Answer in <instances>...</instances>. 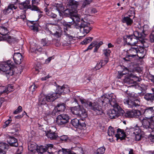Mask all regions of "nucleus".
Here are the masks:
<instances>
[{
    "label": "nucleus",
    "instance_id": "nucleus-62",
    "mask_svg": "<svg viewBox=\"0 0 154 154\" xmlns=\"http://www.w3.org/2000/svg\"><path fill=\"white\" fill-rule=\"evenodd\" d=\"M26 16L24 14H23L17 17H16V20H17L18 18H20L23 19V20H24V19L26 18Z\"/></svg>",
    "mask_w": 154,
    "mask_h": 154
},
{
    "label": "nucleus",
    "instance_id": "nucleus-6",
    "mask_svg": "<svg viewBox=\"0 0 154 154\" xmlns=\"http://www.w3.org/2000/svg\"><path fill=\"white\" fill-rule=\"evenodd\" d=\"M12 65V61L11 60H8L0 64V70L5 73L7 77L13 74L11 69Z\"/></svg>",
    "mask_w": 154,
    "mask_h": 154
},
{
    "label": "nucleus",
    "instance_id": "nucleus-40",
    "mask_svg": "<svg viewBox=\"0 0 154 154\" xmlns=\"http://www.w3.org/2000/svg\"><path fill=\"white\" fill-rule=\"evenodd\" d=\"M57 92L55 93L57 94V96L58 98L59 95L63 94V86L61 87L58 86V88H57Z\"/></svg>",
    "mask_w": 154,
    "mask_h": 154
},
{
    "label": "nucleus",
    "instance_id": "nucleus-17",
    "mask_svg": "<svg viewBox=\"0 0 154 154\" xmlns=\"http://www.w3.org/2000/svg\"><path fill=\"white\" fill-rule=\"evenodd\" d=\"M13 86L8 85L7 86H0V95L3 94H8L10 92L13 91Z\"/></svg>",
    "mask_w": 154,
    "mask_h": 154
},
{
    "label": "nucleus",
    "instance_id": "nucleus-22",
    "mask_svg": "<svg viewBox=\"0 0 154 154\" xmlns=\"http://www.w3.org/2000/svg\"><path fill=\"white\" fill-rule=\"evenodd\" d=\"M13 59L16 64H20L23 60L22 56L21 54L19 52L14 53L13 56Z\"/></svg>",
    "mask_w": 154,
    "mask_h": 154
},
{
    "label": "nucleus",
    "instance_id": "nucleus-37",
    "mask_svg": "<svg viewBox=\"0 0 154 154\" xmlns=\"http://www.w3.org/2000/svg\"><path fill=\"white\" fill-rule=\"evenodd\" d=\"M108 135L109 136L112 137L113 136L115 135L114 134V131L113 128L110 126L109 127L108 131L107 132Z\"/></svg>",
    "mask_w": 154,
    "mask_h": 154
},
{
    "label": "nucleus",
    "instance_id": "nucleus-4",
    "mask_svg": "<svg viewBox=\"0 0 154 154\" xmlns=\"http://www.w3.org/2000/svg\"><path fill=\"white\" fill-rule=\"evenodd\" d=\"M57 94L56 93H50L47 95H42L39 97L38 101L41 105H45L47 107L46 105L48 102H52L57 98Z\"/></svg>",
    "mask_w": 154,
    "mask_h": 154
},
{
    "label": "nucleus",
    "instance_id": "nucleus-55",
    "mask_svg": "<svg viewBox=\"0 0 154 154\" xmlns=\"http://www.w3.org/2000/svg\"><path fill=\"white\" fill-rule=\"evenodd\" d=\"M63 7L61 6V4H57L56 6V9L59 12L62 11Z\"/></svg>",
    "mask_w": 154,
    "mask_h": 154
},
{
    "label": "nucleus",
    "instance_id": "nucleus-48",
    "mask_svg": "<svg viewBox=\"0 0 154 154\" xmlns=\"http://www.w3.org/2000/svg\"><path fill=\"white\" fill-rule=\"evenodd\" d=\"M34 22H35L34 21H30L31 23L33 24L32 25L30 26V28L31 29L33 30L34 31H37L38 29V28L37 26L34 24Z\"/></svg>",
    "mask_w": 154,
    "mask_h": 154
},
{
    "label": "nucleus",
    "instance_id": "nucleus-42",
    "mask_svg": "<svg viewBox=\"0 0 154 154\" xmlns=\"http://www.w3.org/2000/svg\"><path fill=\"white\" fill-rule=\"evenodd\" d=\"M133 110L127 111L125 114V116L126 117H133Z\"/></svg>",
    "mask_w": 154,
    "mask_h": 154
},
{
    "label": "nucleus",
    "instance_id": "nucleus-39",
    "mask_svg": "<svg viewBox=\"0 0 154 154\" xmlns=\"http://www.w3.org/2000/svg\"><path fill=\"white\" fill-rule=\"evenodd\" d=\"M93 38L88 37L86 38L82 42H81L82 45H86L91 41Z\"/></svg>",
    "mask_w": 154,
    "mask_h": 154
},
{
    "label": "nucleus",
    "instance_id": "nucleus-61",
    "mask_svg": "<svg viewBox=\"0 0 154 154\" xmlns=\"http://www.w3.org/2000/svg\"><path fill=\"white\" fill-rule=\"evenodd\" d=\"M11 11H12L11 10V8H10L8 7L7 9L3 11V12L4 14H7L11 12Z\"/></svg>",
    "mask_w": 154,
    "mask_h": 154
},
{
    "label": "nucleus",
    "instance_id": "nucleus-21",
    "mask_svg": "<svg viewBox=\"0 0 154 154\" xmlns=\"http://www.w3.org/2000/svg\"><path fill=\"white\" fill-rule=\"evenodd\" d=\"M144 114L147 118L149 119L153 117L154 116V110L153 109V107H150L146 109L144 112Z\"/></svg>",
    "mask_w": 154,
    "mask_h": 154
},
{
    "label": "nucleus",
    "instance_id": "nucleus-13",
    "mask_svg": "<svg viewBox=\"0 0 154 154\" xmlns=\"http://www.w3.org/2000/svg\"><path fill=\"white\" fill-rule=\"evenodd\" d=\"M79 5L78 2L74 0H68L67 6L68 8L71 10V12H78V8Z\"/></svg>",
    "mask_w": 154,
    "mask_h": 154
},
{
    "label": "nucleus",
    "instance_id": "nucleus-47",
    "mask_svg": "<svg viewBox=\"0 0 154 154\" xmlns=\"http://www.w3.org/2000/svg\"><path fill=\"white\" fill-rule=\"evenodd\" d=\"M63 94L69 92L70 90L68 86L67 85H63Z\"/></svg>",
    "mask_w": 154,
    "mask_h": 154
},
{
    "label": "nucleus",
    "instance_id": "nucleus-31",
    "mask_svg": "<svg viewBox=\"0 0 154 154\" xmlns=\"http://www.w3.org/2000/svg\"><path fill=\"white\" fill-rule=\"evenodd\" d=\"M8 32L7 28L3 26H0V34L3 36L6 35Z\"/></svg>",
    "mask_w": 154,
    "mask_h": 154
},
{
    "label": "nucleus",
    "instance_id": "nucleus-51",
    "mask_svg": "<svg viewBox=\"0 0 154 154\" xmlns=\"http://www.w3.org/2000/svg\"><path fill=\"white\" fill-rule=\"evenodd\" d=\"M47 15L50 17L53 18H55L57 16V15L56 14L52 13L51 12L48 13Z\"/></svg>",
    "mask_w": 154,
    "mask_h": 154
},
{
    "label": "nucleus",
    "instance_id": "nucleus-29",
    "mask_svg": "<svg viewBox=\"0 0 154 154\" xmlns=\"http://www.w3.org/2000/svg\"><path fill=\"white\" fill-rule=\"evenodd\" d=\"M144 98L148 101L153 102L154 100V95L152 94H146L144 96Z\"/></svg>",
    "mask_w": 154,
    "mask_h": 154
},
{
    "label": "nucleus",
    "instance_id": "nucleus-57",
    "mask_svg": "<svg viewBox=\"0 0 154 154\" xmlns=\"http://www.w3.org/2000/svg\"><path fill=\"white\" fill-rule=\"evenodd\" d=\"M68 138L67 135H63L60 137V140L62 141H66Z\"/></svg>",
    "mask_w": 154,
    "mask_h": 154
},
{
    "label": "nucleus",
    "instance_id": "nucleus-23",
    "mask_svg": "<svg viewBox=\"0 0 154 154\" xmlns=\"http://www.w3.org/2000/svg\"><path fill=\"white\" fill-rule=\"evenodd\" d=\"M9 147L6 143H0V154H5Z\"/></svg>",
    "mask_w": 154,
    "mask_h": 154
},
{
    "label": "nucleus",
    "instance_id": "nucleus-43",
    "mask_svg": "<svg viewBox=\"0 0 154 154\" xmlns=\"http://www.w3.org/2000/svg\"><path fill=\"white\" fill-rule=\"evenodd\" d=\"M133 117L138 118L141 115L140 111L138 110H133Z\"/></svg>",
    "mask_w": 154,
    "mask_h": 154
},
{
    "label": "nucleus",
    "instance_id": "nucleus-41",
    "mask_svg": "<svg viewBox=\"0 0 154 154\" xmlns=\"http://www.w3.org/2000/svg\"><path fill=\"white\" fill-rule=\"evenodd\" d=\"M61 24L64 26H66V27H70L71 25L73 24L72 22H66L64 20H62L61 21Z\"/></svg>",
    "mask_w": 154,
    "mask_h": 154
},
{
    "label": "nucleus",
    "instance_id": "nucleus-44",
    "mask_svg": "<svg viewBox=\"0 0 154 154\" xmlns=\"http://www.w3.org/2000/svg\"><path fill=\"white\" fill-rule=\"evenodd\" d=\"M92 0H85L81 6L82 8H85L87 5H88Z\"/></svg>",
    "mask_w": 154,
    "mask_h": 154
},
{
    "label": "nucleus",
    "instance_id": "nucleus-7",
    "mask_svg": "<svg viewBox=\"0 0 154 154\" xmlns=\"http://www.w3.org/2000/svg\"><path fill=\"white\" fill-rule=\"evenodd\" d=\"M124 113V111L120 106L113 107V109L109 110L108 114L111 119H116L120 116L123 115Z\"/></svg>",
    "mask_w": 154,
    "mask_h": 154
},
{
    "label": "nucleus",
    "instance_id": "nucleus-58",
    "mask_svg": "<svg viewBox=\"0 0 154 154\" xmlns=\"http://www.w3.org/2000/svg\"><path fill=\"white\" fill-rule=\"evenodd\" d=\"M47 40L45 38L42 39L41 41V43L43 46H47Z\"/></svg>",
    "mask_w": 154,
    "mask_h": 154
},
{
    "label": "nucleus",
    "instance_id": "nucleus-63",
    "mask_svg": "<svg viewBox=\"0 0 154 154\" xmlns=\"http://www.w3.org/2000/svg\"><path fill=\"white\" fill-rule=\"evenodd\" d=\"M95 43L94 42H92L88 47L86 51H87L88 49H91L93 46H95Z\"/></svg>",
    "mask_w": 154,
    "mask_h": 154
},
{
    "label": "nucleus",
    "instance_id": "nucleus-52",
    "mask_svg": "<svg viewBox=\"0 0 154 154\" xmlns=\"http://www.w3.org/2000/svg\"><path fill=\"white\" fill-rule=\"evenodd\" d=\"M126 71V72L125 73H122L121 72H119L117 76V77L118 79H121L122 76L125 74H127L128 72V70L127 69H125Z\"/></svg>",
    "mask_w": 154,
    "mask_h": 154
},
{
    "label": "nucleus",
    "instance_id": "nucleus-19",
    "mask_svg": "<svg viewBox=\"0 0 154 154\" xmlns=\"http://www.w3.org/2000/svg\"><path fill=\"white\" fill-rule=\"evenodd\" d=\"M128 54L127 55L128 57H134L136 56L137 53V46H135L134 47H131L128 51Z\"/></svg>",
    "mask_w": 154,
    "mask_h": 154
},
{
    "label": "nucleus",
    "instance_id": "nucleus-26",
    "mask_svg": "<svg viewBox=\"0 0 154 154\" xmlns=\"http://www.w3.org/2000/svg\"><path fill=\"white\" fill-rule=\"evenodd\" d=\"M122 22L126 23L127 25L130 26L133 23V20L129 17H125L122 19Z\"/></svg>",
    "mask_w": 154,
    "mask_h": 154
},
{
    "label": "nucleus",
    "instance_id": "nucleus-32",
    "mask_svg": "<svg viewBox=\"0 0 154 154\" xmlns=\"http://www.w3.org/2000/svg\"><path fill=\"white\" fill-rule=\"evenodd\" d=\"M109 61V58L106 57L103 60H102L99 64L97 65V68L98 69L100 68L102 66L106 64Z\"/></svg>",
    "mask_w": 154,
    "mask_h": 154
},
{
    "label": "nucleus",
    "instance_id": "nucleus-53",
    "mask_svg": "<svg viewBox=\"0 0 154 154\" xmlns=\"http://www.w3.org/2000/svg\"><path fill=\"white\" fill-rule=\"evenodd\" d=\"M22 110V107L20 106H19L17 109L14 112V114H17L19 112H21Z\"/></svg>",
    "mask_w": 154,
    "mask_h": 154
},
{
    "label": "nucleus",
    "instance_id": "nucleus-5",
    "mask_svg": "<svg viewBox=\"0 0 154 154\" xmlns=\"http://www.w3.org/2000/svg\"><path fill=\"white\" fill-rule=\"evenodd\" d=\"M128 134L134 136L136 141H139L144 136V132L141 131L137 125L134 127L130 128L128 130Z\"/></svg>",
    "mask_w": 154,
    "mask_h": 154
},
{
    "label": "nucleus",
    "instance_id": "nucleus-50",
    "mask_svg": "<svg viewBox=\"0 0 154 154\" xmlns=\"http://www.w3.org/2000/svg\"><path fill=\"white\" fill-rule=\"evenodd\" d=\"M37 88V86L35 85L34 83L29 87V89L30 91H31L32 92H33Z\"/></svg>",
    "mask_w": 154,
    "mask_h": 154
},
{
    "label": "nucleus",
    "instance_id": "nucleus-20",
    "mask_svg": "<svg viewBox=\"0 0 154 154\" xmlns=\"http://www.w3.org/2000/svg\"><path fill=\"white\" fill-rule=\"evenodd\" d=\"M7 141L9 145L11 146L17 147L18 143L16 139L13 137L8 136L7 137Z\"/></svg>",
    "mask_w": 154,
    "mask_h": 154
},
{
    "label": "nucleus",
    "instance_id": "nucleus-60",
    "mask_svg": "<svg viewBox=\"0 0 154 154\" xmlns=\"http://www.w3.org/2000/svg\"><path fill=\"white\" fill-rule=\"evenodd\" d=\"M11 121L8 119L4 122V125H3V128H5L10 123Z\"/></svg>",
    "mask_w": 154,
    "mask_h": 154
},
{
    "label": "nucleus",
    "instance_id": "nucleus-33",
    "mask_svg": "<svg viewBox=\"0 0 154 154\" xmlns=\"http://www.w3.org/2000/svg\"><path fill=\"white\" fill-rule=\"evenodd\" d=\"M58 112L63 111L65 109V104L62 103L57 104L56 107Z\"/></svg>",
    "mask_w": 154,
    "mask_h": 154
},
{
    "label": "nucleus",
    "instance_id": "nucleus-1",
    "mask_svg": "<svg viewBox=\"0 0 154 154\" xmlns=\"http://www.w3.org/2000/svg\"><path fill=\"white\" fill-rule=\"evenodd\" d=\"M109 98L104 96H102L99 98L97 101L92 102L85 100L82 97H79V101L83 106L87 109L93 110L97 115H101L103 112V110L102 106L104 104L109 103L113 107H116L119 106L117 103V101L116 96L112 93L109 95Z\"/></svg>",
    "mask_w": 154,
    "mask_h": 154
},
{
    "label": "nucleus",
    "instance_id": "nucleus-59",
    "mask_svg": "<svg viewBox=\"0 0 154 154\" xmlns=\"http://www.w3.org/2000/svg\"><path fill=\"white\" fill-rule=\"evenodd\" d=\"M23 149L22 146H19L17 149V152L16 154H21L23 150Z\"/></svg>",
    "mask_w": 154,
    "mask_h": 154
},
{
    "label": "nucleus",
    "instance_id": "nucleus-30",
    "mask_svg": "<svg viewBox=\"0 0 154 154\" xmlns=\"http://www.w3.org/2000/svg\"><path fill=\"white\" fill-rule=\"evenodd\" d=\"M80 106H75L72 107L71 109L72 113L74 114L79 116V111L80 109Z\"/></svg>",
    "mask_w": 154,
    "mask_h": 154
},
{
    "label": "nucleus",
    "instance_id": "nucleus-27",
    "mask_svg": "<svg viewBox=\"0 0 154 154\" xmlns=\"http://www.w3.org/2000/svg\"><path fill=\"white\" fill-rule=\"evenodd\" d=\"M37 147V145L35 143H32L28 145V149L30 151L34 152L36 151Z\"/></svg>",
    "mask_w": 154,
    "mask_h": 154
},
{
    "label": "nucleus",
    "instance_id": "nucleus-10",
    "mask_svg": "<svg viewBox=\"0 0 154 154\" xmlns=\"http://www.w3.org/2000/svg\"><path fill=\"white\" fill-rule=\"evenodd\" d=\"M79 27H76V28L80 29L81 32L82 33L83 35L80 37H84L91 30L90 23L82 21V23L78 24Z\"/></svg>",
    "mask_w": 154,
    "mask_h": 154
},
{
    "label": "nucleus",
    "instance_id": "nucleus-8",
    "mask_svg": "<svg viewBox=\"0 0 154 154\" xmlns=\"http://www.w3.org/2000/svg\"><path fill=\"white\" fill-rule=\"evenodd\" d=\"M136 101L137 102L138 101L133 97L132 94L131 95L127 96L123 100L124 103L128 107L130 108L137 107L139 106L137 103H136Z\"/></svg>",
    "mask_w": 154,
    "mask_h": 154
},
{
    "label": "nucleus",
    "instance_id": "nucleus-36",
    "mask_svg": "<svg viewBox=\"0 0 154 154\" xmlns=\"http://www.w3.org/2000/svg\"><path fill=\"white\" fill-rule=\"evenodd\" d=\"M105 150V148L104 147H101L98 148L97 150V152L94 154H103L104 153Z\"/></svg>",
    "mask_w": 154,
    "mask_h": 154
},
{
    "label": "nucleus",
    "instance_id": "nucleus-49",
    "mask_svg": "<svg viewBox=\"0 0 154 154\" xmlns=\"http://www.w3.org/2000/svg\"><path fill=\"white\" fill-rule=\"evenodd\" d=\"M64 14H66V15H70L71 16V17L72 16V14L73 13V12H71L72 10H71L69 9V8L68 9H66L65 10H64Z\"/></svg>",
    "mask_w": 154,
    "mask_h": 154
},
{
    "label": "nucleus",
    "instance_id": "nucleus-45",
    "mask_svg": "<svg viewBox=\"0 0 154 154\" xmlns=\"http://www.w3.org/2000/svg\"><path fill=\"white\" fill-rule=\"evenodd\" d=\"M69 150L66 149H62L59 151L58 154H68Z\"/></svg>",
    "mask_w": 154,
    "mask_h": 154
},
{
    "label": "nucleus",
    "instance_id": "nucleus-3",
    "mask_svg": "<svg viewBox=\"0 0 154 154\" xmlns=\"http://www.w3.org/2000/svg\"><path fill=\"white\" fill-rule=\"evenodd\" d=\"M139 119L142 123L141 128H143V130L145 132H151L152 136L150 137V140L151 142H154V120L150 122L147 120L141 117Z\"/></svg>",
    "mask_w": 154,
    "mask_h": 154
},
{
    "label": "nucleus",
    "instance_id": "nucleus-9",
    "mask_svg": "<svg viewBox=\"0 0 154 154\" xmlns=\"http://www.w3.org/2000/svg\"><path fill=\"white\" fill-rule=\"evenodd\" d=\"M51 27H49L50 30L49 29L46 28V32L49 34L53 35L57 37H59L61 36V31L60 27L56 25H51Z\"/></svg>",
    "mask_w": 154,
    "mask_h": 154
},
{
    "label": "nucleus",
    "instance_id": "nucleus-28",
    "mask_svg": "<svg viewBox=\"0 0 154 154\" xmlns=\"http://www.w3.org/2000/svg\"><path fill=\"white\" fill-rule=\"evenodd\" d=\"M137 55L138 56H140V57H143L145 55V50L143 47L137 46Z\"/></svg>",
    "mask_w": 154,
    "mask_h": 154
},
{
    "label": "nucleus",
    "instance_id": "nucleus-64",
    "mask_svg": "<svg viewBox=\"0 0 154 154\" xmlns=\"http://www.w3.org/2000/svg\"><path fill=\"white\" fill-rule=\"evenodd\" d=\"M38 2H37L36 0H32V3L31 6H34L37 7L35 5H37Z\"/></svg>",
    "mask_w": 154,
    "mask_h": 154
},
{
    "label": "nucleus",
    "instance_id": "nucleus-35",
    "mask_svg": "<svg viewBox=\"0 0 154 154\" xmlns=\"http://www.w3.org/2000/svg\"><path fill=\"white\" fill-rule=\"evenodd\" d=\"M144 38H140L138 43H141L142 45L140 46L144 48H146L148 46V45L145 42L144 40L143 39Z\"/></svg>",
    "mask_w": 154,
    "mask_h": 154
},
{
    "label": "nucleus",
    "instance_id": "nucleus-46",
    "mask_svg": "<svg viewBox=\"0 0 154 154\" xmlns=\"http://www.w3.org/2000/svg\"><path fill=\"white\" fill-rule=\"evenodd\" d=\"M95 42V47L94 51V52H96L97 51V49L100 47V46L102 45L103 44V43L102 42H100L97 44L96 43V42Z\"/></svg>",
    "mask_w": 154,
    "mask_h": 154
},
{
    "label": "nucleus",
    "instance_id": "nucleus-34",
    "mask_svg": "<svg viewBox=\"0 0 154 154\" xmlns=\"http://www.w3.org/2000/svg\"><path fill=\"white\" fill-rule=\"evenodd\" d=\"M128 77L130 79H132V80H134L135 81L140 82V81L138 77L136 76L133 73H128Z\"/></svg>",
    "mask_w": 154,
    "mask_h": 154
},
{
    "label": "nucleus",
    "instance_id": "nucleus-54",
    "mask_svg": "<svg viewBox=\"0 0 154 154\" xmlns=\"http://www.w3.org/2000/svg\"><path fill=\"white\" fill-rule=\"evenodd\" d=\"M150 40L151 42H154V31H152L149 36Z\"/></svg>",
    "mask_w": 154,
    "mask_h": 154
},
{
    "label": "nucleus",
    "instance_id": "nucleus-38",
    "mask_svg": "<svg viewBox=\"0 0 154 154\" xmlns=\"http://www.w3.org/2000/svg\"><path fill=\"white\" fill-rule=\"evenodd\" d=\"M103 54H104L105 56L106 57L108 58L110 55V54L111 53V50L108 48H106L103 49Z\"/></svg>",
    "mask_w": 154,
    "mask_h": 154
},
{
    "label": "nucleus",
    "instance_id": "nucleus-2",
    "mask_svg": "<svg viewBox=\"0 0 154 154\" xmlns=\"http://www.w3.org/2000/svg\"><path fill=\"white\" fill-rule=\"evenodd\" d=\"M146 34L144 32L139 33L137 31L134 32L133 34L126 35L123 36L124 41L129 45H134L138 43L140 38H144Z\"/></svg>",
    "mask_w": 154,
    "mask_h": 154
},
{
    "label": "nucleus",
    "instance_id": "nucleus-15",
    "mask_svg": "<svg viewBox=\"0 0 154 154\" xmlns=\"http://www.w3.org/2000/svg\"><path fill=\"white\" fill-rule=\"evenodd\" d=\"M53 145L51 144L46 145V146H37L36 151L38 154H42L44 152L48 150L49 149H51L53 147Z\"/></svg>",
    "mask_w": 154,
    "mask_h": 154
},
{
    "label": "nucleus",
    "instance_id": "nucleus-25",
    "mask_svg": "<svg viewBox=\"0 0 154 154\" xmlns=\"http://www.w3.org/2000/svg\"><path fill=\"white\" fill-rule=\"evenodd\" d=\"M79 117L85 118L87 117V113L86 110L80 106Z\"/></svg>",
    "mask_w": 154,
    "mask_h": 154
},
{
    "label": "nucleus",
    "instance_id": "nucleus-16",
    "mask_svg": "<svg viewBox=\"0 0 154 154\" xmlns=\"http://www.w3.org/2000/svg\"><path fill=\"white\" fill-rule=\"evenodd\" d=\"M71 123L72 125L76 128L79 126L84 127L85 126V124L83 120H79L76 118L72 120Z\"/></svg>",
    "mask_w": 154,
    "mask_h": 154
},
{
    "label": "nucleus",
    "instance_id": "nucleus-12",
    "mask_svg": "<svg viewBox=\"0 0 154 154\" xmlns=\"http://www.w3.org/2000/svg\"><path fill=\"white\" fill-rule=\"evenodd\" d=\"M30 1L29 0H26L25 1L20 3L19 4V7L20 9H29L32 11H36L42 13L40 11L37 7L34 6H31L30 4Z\"/></svg>",
    "mask_w": 154,
    "mask_h": 154
},
{
    "label": "nucleus",
    "instance_id": "nucleus-11",
    "mask_svg": "<svg viewBox=\"0 0 154 154\" xmlns=\"http://www.w3.org/2000/svg\"><path fill=\"white\" fill-rule=\"evenodd\" d=\"M69 117L67 114H63L57 116L56 122L58 125L64 126L69 122Z\"/></svg>",
    "mask_w": 154,
    "mask_h": 154
},
{
    "label": "nucleus",
    "instance_id": "nucleus-56",
    "mask_svg": "<svg viewBox=\"0 0 154 154\" xmlns=\"http://www.w3.org/2000/svg\"><path fill=\"white\" fill-rule=\"evenodd\" d=\"M8 7L10 8H11V11L13 9H16L17 8V6L16 5L13 4L9 5Z\"/></svg>",
    "mask_w": 154,
    "mask_h": 154
},
{
    "label": "nucleus",
    "instance_id": "nucleus-18",
    "mask_svg": "<svg viewBox=\"0 0 154 154\" xmlns=\"http://www.w3.org/2000/svg\"><path fill=\"white\" fill-rule=\"evenodd\" d=\"M117 133L115 134V137H116L117 140L119 139L122 140L125 138L126 135L123 130L118 128L117 129Z\"/></svg>",
    "mask_w": 154,
    "mask_h": 154
},
{
    "label": "nucleus",
    "instance_id": "nucleus-24",
    "mask_svg": "<svg viewBox=\"0 0 154 154\" xmlns=\"http://www.w3.org/2000/svg\"><path fill=\"white\" fill-rule=\"evenodd\" d=\"M46 135L51 140H55L58 137L57 134L51 130L47 131Z\"/></svg>",
    "mask_w": 154,
    "mask_h": 154
},
{
    "label": "nucleus",
    "instance_id": "nucleus-14",
    "mask_svg": "<svg viewBox=\"0 0 154 154\" xmlns=\"http://www.w3.org/2000/svg\"><path fill=\"white\" fill-rule=\"evenodd\" d=\"M78 12H73L72 14V16L71 17L72 21V22L73 24L74 23H75V27H79L78 24L82 23V21H84L83 20L82 18H81V17Z\"/></svg>",
    "mask_w": 154,
    "mask_h": 154
}]
</instances>
